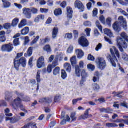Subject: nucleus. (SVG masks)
I'll list each match as a JSON object with an SVG mask.
<instances>
[{
	"label": "nucleus",
	"mask_w": 128,
	"mask_h": 128,
	"mask_svg": "<svg viewBox=\"0 0 128 128\" xmlns=\"http://www.w3.org/2000/svg\"><path fill=\"white\" fill-rule=\"evenodd\" d=\"M23 56L24 52L18 53L16 54V56L14 60L13 64L15 70L17 72L20 70V66L22 68H26V59L24 57H22Z\"/></svg>",
	"instance_id": "f257e3e1"
},
{
	"label": "nucleus",
	"mask_w": 128,
	"mask_h": 128,
	"mask_svg": "<svg viewBox=\"0 0 128 128\" xmlns=\"http://www.w3.org/2000/svg\"><path fill=\"white\" fill-rule=\"evenodd\" d=\"M110 52L111 55L110 54H108L106 58L108 60V62H111L112 66H114V68H116V62H118V58H120V52L118 49H116V48H114V50L112 48H110Z\"/></svg>",
	"instance_id": "f03ea898"
},
{
	"label": "nucleus",
	"mask_w": 128,
	"mask_h": 128,
	"mask_svg": "<svg viewBox=\"0 0 128 128\" xmlns=\"http://www.w3.org/2000/svg\"><path fill=\"white\" fill-rule=\"evenodd\" d=\"M118 20L116 21L112 24L113 30H114L116 32H122V26L124 28H128V25L126 24V20L124 18V16H120Z\"/></svg>",
	"instance_id": "7ed1b4c3"
},
{
	"label": "nucleus",
	"mask_w": 128,
	"mask_h": 128,
	"mask_svg": "<svg viewBox=\"0 0 128 128\" xmlns=\"http://www.w3.org/2000/svg\"><path fill=\"white\" fill-rule=\"evenodd\" d=\"M22 100L20 97H17L14 100L12 104V106L14 110H16L18 108H20V110L24 112H28L24 108V105L22 104Z\"/></svg>",
	"instance_id": "20e7f679"
},
{
	"label": "nucleus",
	"mask_w": 128,
	"mask_h": 128,
	"mask_svg": "<svg viewBox=\"0 0 128 128\" xmlns=\"http://www.w3.org/2000/svg\"><path fill=\"white\" fill-rule=\"evenodd\" d=\"M24 12V14L26 18L28 20H30L32 18V12L33 14H36L38 12V10L34 8H24L23 9Z\"/></svg>",
	"instance_id": "39448f33"
},
{
	"label": "nucleus",
	"mask_w": 128,
	"mask_h": 128,
	"mask_svg": "<svg viewBox=\"0 0 128 128\" xmlns=\"http://www.w3.org/2000/svg\"><path fill=\"white\" fill-rule=\"evenodd\" d=\"M96 64L98 68L101 70H104L106 68V62L104 58H98L96 60Z\"/></svg>",
	"instance_id": "423d86ee"
},
{
	"label": "nucleus",
	"mask_w": 128,
	"mask_h": 128,
	"mask_svg": "<svg viewBox=\"0 0 128 128\" xmlns=\"http://www.w3.org/2000/svg\"><path fill=\"white\" fill-rule=\"evenodd\" d=\"M14 48V44L9 43L3 44L1 47V50L4 52H12Z\"/></svg>",
	"instance_id": "0eeeda50"
},
{
	"label": "nucleus",
	"mask_w": 128,
	"mask_h": 128,
	"mask_svg": "<svg viewBox=\"0 0 128 128\" xmlns=\"http://www.w3.org/2000/svg\"><path fill=\"white\" fill-rule=\"evenodd\" d=\"M78 44L82 46V48H88L90 46V43H88V39L84 36H81L78 40Z\"/></svg>",
	"instance_id": "6e6552de"
},
{
	"label": "nucleus",
	"mask_w": 128,
	"mask_h": 128,
	"mask_svg": "<svg viewBox=\"0 0 128 128\" xmlns=\"http://www.w3.org/2000/svg\"><path fill=\"white\" fill-rule=\"evenodd\" d=\"M84 62L81 61L80 62L79 66L76 65V70H75V74L78 78H80V72H82V70L80 68H84Z\"/></svg>",
	"instance_id": "1a4fd4ad"
},
{
	"label": "nucleus",
	"mask_w": 128,
	"mask_h": 128,
	"mask_svg": "<svg viewBox=\"0 0 128 128\" xmlns=\"http://www.w3.org/2000/svg\"><path fill=\"white\" fill-rule=\"evenodd\" d=\"M74 6L76 8H78L80 10L81 12H84V5L82 1L80 0H76L74 2Z\"/></svg>",
	"instance_id": "9d476101"
},
{
	"label": "nucleus",
	"mask_w": 128,
	"mask_h": 128,
	"mask_svg": "<svg viewBox=\"0 0 128 128\" xmlns=\"http://www.w3.org/2000/svg\"><path fill=\"white\" fill-rule=\"evenodd\" d=\"M90 108L88 109L85 112L84 114L80 116L78 118V120H88L89 118H92V115L90 114Z\"/></svg>",
	"instance_id": "9b49d317"
},
{
	"label": "nucleus",
	"mask_w": 128,
	"mask_h": 128,
	"mask_svg": "<svg viewBox=\"0 0 128 128\" xmlns=\"http://www.w3.org/2000/svg\"><path fill=\"white\" fill-rule=\"evenodd\" d=\"M44 66H46L44 58V56H40L37 62V68H44Z\"/></svg>",
	"instance_id": "f8f14e48"
},
{
	"label": "nucleus",
	"mask_w": 128,
	"mask_h": 128,
	"mask_svg": "<svg viewBox=\"0 0 128 128\" xmlns=\"http://www.w3.org/2000/svg\"><path fill=\"white\" fill-rule=\"evenodd\" d=\"M16 94L18 98H22L23 102H30V98L28 96H24V94L22 93H20L18 92H16Z\"/></svg>",
	"instance_id": "ddd939ff"
},
{
	"label": "nucleus",
	"mask_w": 128,
	"mask_h": 128,
	"mask_svg": "<svg viewBox=\"0 0 128 128\" xmlns=\"http://www.w3.org/2000/svg\"><path fill=\"white\" fill-rule=\"evenodd\" d=\"M76 54L77 55L78 58L80 60L84 56V52L82 49H77L76 50Z\"/></svg>",
	"instance_id": "4468645a"
},
{
	"label": "nucleus",
	"mask_w": 128,
	"mask_h": 128,
	"mask_svg": "<svg viewBox=\"0 0 128 128\" xmlns=\"http://www.w3.org/2000/svg\"><path fill=\"white\" fill-rule=\"evenodd\" d=\"M39 102H46V104H52V96L43 98L40 100Z\"/></svg>",
	"instance_id": "2eb2a0df"
},
{
	"label": "nucleus",
	"mask_w": 128,
	"mask_h": 128,
	"mask_svg": "<svg viewBox=\"0 0 128 128\" xmlns=\"http://www.w3.org/2000/svg\"><path fill=\"white\" fill-rule=\"evenodd\" d=\"M50 42V38L46 36L44 38L40 39V44L41 46H44L46 44H48Z\"/></svg>",
	"instance_id": "dca6fc26"
},
{
	"label": "nucleus",
	"mask_w": 128,
	"mask_h": 128,
	"mask_svg": "<svg viewBox=\"0 0 128 128\" xmlns=\"http://www.w3.org/2000/svg\"><path fill=\"white\" fill-rule=\"evenodd\" d=\"M11 0H2V2L3 3V8H9L12 6V3L10 2Z\"/></svg>",
	"instance_id": "f3484780"
},
{
	"label": "nucleus",
	"mask_w": 128,
	"mask_h": 128,
	"mask_svg": "<svg viewBox=\"0 0 128 128\" xmlns=\"http://www.w3.org/2000/svg\"><path fill=\"white\" fill-rule=\"evenodd\" d=\"M34 51V47H30L27 51V54L26 53L24 54L25 58H30L32 56V52Z\"/></svg>",
	"instance_id": "a211bd4d"
},
{
	"label": "nucleus",
	"mask_w": 128,
	"mask_h": 128,
	"mask_svg": "<svg viewBox=\"0 0 128 128\" xmlns=\"http://www.w3.org/2000/svg\"><path fill=\"white\" fill-rule=\"evenodd\" d=\"M58 28H54L52 32V38L53 40H56L58 36Z\"/></svg>",
	"instance_id": "6ab92c4d"
},
{
	"label": "nucleus",
	"mask_w": 128,
	"mask_h": 128,
	"mask_svg": "<svg viewBox=\"0 0 128 128\" xmlns=\"http://www.w3.org/2000/svg\"><path fill=\"white\" fill-rule=\"evenodd\" d=\"M67 10V16L68 18L72 19V14H74V11L72 10V8L70 7H68L66 8Z\"/></svg>",
	"instance_id": "aec40b11"
},
{
	"label": "nucleus",
	"mask_w": 128,
	"mask_h": 128,
	"mask_svg": "<svg viewBox=\"0 0 128 128\" xmlns=\"http://www.w3.org/2000/svg\"><path fill=\"white\" fill-rule=\"evenodd\" d=\"M28 24V20L26 19H22L18 24L20 28H22L24 26H26Z\"/></svg>",
	"instance_id": "412c9836"
},
{
	"label": "nucleus",
	"mask_w": 128,
	"mask_h": 128,
	"mask_svg": "<svg viewBox=\"0 0 128 128\" xmlns=\"http://www.w3.org/2000/svg\"><path fill=\"white\" fill-rule=\"evenodd\" d=\"M54 14L56 16H60L62 14V10L60 8H57L54 10Z\"/></svg>",
	"instance_id": "4be33fe9"
},
{
	"label": "nucleus",
	"mask_w": 128,
	"mask_h": 128,
	"mask_svg": "<svg viewBox=\"0 0 128 128\" xmlns=\"http://www.w3.org/2000/svg\"><path fill=\"white\" fill-rule=\"evenodd\" d=\"M124 94V92H114L112 93V94H114V98H116L117 96V98H124V96H122L121 94Z\"/></svg>",
	"instance_id": "5701e85b"
},
{
	"label": "nucleus",
	"mask_w": 128,
	"mask_h": 128,
	"mask_svg": "<svg viewBox=\"0 0 128 128\" xmlns=\"http://www.w3.org/2000/svg\"><path fill=\"white\" fill-rule=\"evenodd\" d=\"M104 34H106L108 36H110V38H112V36H114V34L112 32V30H110V29H104Z\"/></svg>",
	"instance_id": "b1692460"
},
{
	"label": "nucleus",
	"mask_w": 128,
	"mask_h": 128,
	"mask_svg": "<svg viewBox=\"0 0 128 128\" xmlns=\"http://www.w3.org/2000/svg\"><path fill=\"white\" fill-rule=\"evenodd\" d=\"M43 50H44V52H48V54H50V52H52V48L50 47V44H47V45L45 46L44 47Z\"/></svg>",
	"instance_id": "393cba45"
},
{
	"label": "nucleus",
	"mask_w": 128,
	"mask_h": 128,
	"mask_svg": "<svg viewBox=\"0 0 128 128\" xmlns=\"http://www.w3.org/2000/svg\"><path fill=\"white\" fill-rule=\"evenodd\" d=\"M30 32V28L25 27L21 30V34L22 36H26Z\"/></svg>",
	"instance_id": "a878e982"
},
{
	"label": "nucleus",
	"mask_w": 128,
	"mask_h": 128,
	"mask_svg": "<svg viewBox=\"0 0 128 128\" xmlns=\"http://www.w3.org/2000/svg\"><path fill=\"white\" fill-rule=\"evenodd\" d=\"M18 22H20V18H14L12 21V26H13L14 28V26H18Z\"/></svg>",
	"instance_id": "bb28decb"
},
{
	"label": "nucleus",
	"mask_w": 128,
	"mask_h": 128,
	"mask_svg": "<svg viewBox=\"0 0 128 128\" xmlns=\"http://www.w3.org/2000/svg\"><path fill=\"white\" fill-rule=\"evenodd\" d=\"M113 122H118L119 124H126L128 126V120H124V119H117L116 120H114Z\"/></svg>",
	"instance_id": "cd10ccee"
},
{
	"label": "nucleus",
	"mask_w": 128,
	"mask_h": 128,
	"mask_svg": "<svg viewBox=\"0 0 128 128\" xmlns=\"http://www.w3.org/2000/svg\"><path fill=\"white\" fill-rule=\"evenodd\" d=\"M34 40H32L30 44V46H34V44H36L38 42V40L40 38V36H37L36 37V36H34Z\"/></svg>",
	"instance_id": "c85d7f7f"
},
{
	"label": "nucleus",
	"mask_w": 128,
	"mask_h": 128,
	"mask_svg": "<svg viewBox=\"0 0 128 128\" xmlns=\"http://www.w3.org/2000/svg\"><path fill=\"white\" fill-rule=\"evenodd\" d=\"M50 66H51L53 68H56V66H58V58H55L54 61L52 62V64H50Z\"/></svg>",
	"instance_id": "c756f323"
},
{
	"label": "nucleus",
	"mask_w": 128,
	"mask_h": 128,
	"mask_svg": "<svg viewBox=\"0 0 128 128\" xmlns=\"http://www.w3.org/2000/svg\"><path fill=\"white\" fill-rule=\"evenodd\" d=\"M60 68L58 66L54 68L53 70V74L54 76H58L60 74Z\"/></svg>",
	"instance_id": "7c9ffc66"
},
{
	"label": "nucleus",
	"mask_w": 128,
	"mask_h": 128,
	"mask_svg": "<svg viewBox=\"0 0 128 128\" xmlns=\"http://www.w3.org/2000/svg\"><path fill=\"white\" fill-rule=\"evenodd\" d=\"M76 112H72L70 116V118L72 120V122H76V120L78 119V118H76Z\"/></svg>",
	"instance_id": "2f4dec72"
},
{
	"label": "nucleus",
	"mask_w": 128,
	"mask_h": 128,
	"mask_svg": "<svg viewBox=\"0 0 128 128\" xmlns=\"http://www.w3.org/2000/svg\"><path fill=\"white\" fill-rule=\"evenodd\" d=\"M70 62L72 66H74L76 64V56H73L70 60Z\"/></svg>",
	"instance_id": "473e14b6"
},
{
	"label": "nucleus",
	"mask_w": 128,
	"mask_h": 128,
	"mask_svg": "<svg viewBox=\"0 0 128 128\" xmlns=\"http://www.w3.org/2000/svg\"><path fill=\"white\" fill-rule=\"evenodd\" d=\"M64 66L68 72H72V66L69 63H66Z\"/></svg>",
	"instance_id": "72a5a7b5"
},
{
	"label": "nucleus",
	"mask_w": 128,
	"mask_h": 128,
	"mask_svg": "<svg viewBox=\"0 0 128 128\" xmlns=\"http://www.w3.org/2000/svg\"><path fill=\"white\" fill-rule=\"evenodd\" d=\"M40 20H44V16L42 14L38 16L37 17L35 18L34 22H38Z\"/></svg>",
	"instance_id": "f704fd0d"
},
{
	"label": "nucleus",
	"mask_w": 128,
	"mask_h": 128,
	"mask_svg": "<svg viewBox=\"0 0 128 128\" xmlns=\"http://www.w3.org/2000/svg\"><path fill=\"white\" fill-rule=\"evenodd\" d=\"M20 44V38L14 39L13 40V46H18Z\"/></svg>",
	"instance_id": "c9c22d12"
},
{
	"label": "nucleus",
	"mask_w": 128,
	"mask_h": 128,
	"mask_svg": "<svg viewBox=\"0 0 128 128\" xmlns=\"http://www.w3.org/2000/svg\"><path fill=\"white\" fill-rule=\"evenodd\" d=\"M106 126L107 128H118V125L114 124V123H107L106 124Z\"/></svg>",
	"instance_id": "e433bc0d"
},
{
	"label": "nucleus",
	"mask_w": 128,
	"mask_h": 128,
	"mask_svg": "<svg viewBox=\"0 0 128 128\" xmlns=\"http://www.w3.org/2000/svg\"><path fill=\"white\" fill-rule=\"evenodd\" d=\"M80 74L82 76V78H85L86 80V78L88 76V74L86 73V70H82V72H80Z\"/></svg>",
	"instance_id": "4c0bfd02"
},
{
	"label": "nucleus",
	"mask_w": 128,
	"mask_h": 128,
	"mask_svg": "<svg viewBox=\"0 0 128 128\" xmlns=\"http://www.w3.org/2000/svg\"><path fill=\"white\" fill-rule=\"evenodd\" d=\"M4 112H5L6 116H8L10 118L12 116V113L10 114V108H6Z\"/></svg>",
	"instance_id": "58836bf2"
},
{
	"label": "nucleus",
	"mask_w": 128,
	"mask_h": 128,
	"mask_svg": "<svg viewBox=\"0 0 128 128\" xmlns=\"http://www.w3.org/2000/svg\"><path fill=\"white\" fill-rule=\"evenodd\" d=\"M73 35L72 33H67L65 34L64 38H68V40H72Z\"/></svg>",
	"instance_id": "ea45409f"
},
{
	"label": "nucleus",
	"mask_w": 128,
	"mask_h": 128,
	"mask_svg": "<svg viewBox=\"0 0 128 128\" xmlns=\"http://www.w3.org/2000/svg\"><path fill=\"white\" fill-rule=\"evenodd\" d=\"M68 76V74H66V72L64 70H62V80H66Z\"/></svg>",
	"instance_id": "a19ab883"
},
{
	"label": "nucleus",
	"mask_w": 128,
	"mask_h": 128,
	"mask_svg": "<svg viewBox=\"0 0 128 128\" xmlns=\"http://www.w3.org/2000/svg\"><path fill=\"white\" fill-rule=\"evenodd\" d=\"M0 108L4 107V108H6L8 106V104L4 100H0Z\"/></svg>",
	"instance_id": "79ce46f5"
},
{
	"label": "nucleus",
	"mask_w": 128,
	"mask_h": 128,
	"mask_svg": "<svg viewBox=\"0 0 128 128\" xmlns=\"http://www.w3.org/2000/svg\"><path fill=\"white\" fill-rule=\"evenodd\" d=\"M73 34H74V40H78V36L80 35L78 31L76 30H74L73 31Z\"/></svg>",
	"instance_id": "37998d69"
},
{
	"label": "nucleus",
	"mask_w": 128,
	"mask_h": 128,
	"mask_svg": "<svg viewBox=\"0 0 128 128\" xmlns=\"http://www.w3.org/2000/svg\"><path fill=\"white\" fill-rule=\"evenodd\" d=\"M93 88L95 92H98V90H100V85L98 84H94Z\"/></svg>",
	"instance_id": "c03bdc74"
},
{
	"label": "nucleus",
	"mask_w": 128,
	"mask_h": 128,
	"mask_svg": "<svg viewBox=\"0 0 128 128\" xmlns=\"http://www.w3.org/2000/svg\"><path fill=\"white\" fill-rule=\"evenodd\" d=\"M122 58L124 60H125V62H128V54L123 52L122 53Z\"/></svg>",
	"instance_id": "a18cd8bd"
},
{
	"label": "nucleus",
	"mask_w": 128,
	"mask_h": 128,
	"mask_svg": "<svg viewBox=\"0 0 128 128\" xmlns=\"http://www.w3.org/2000/svg\"><path fill=\"white\" fill-rule=\"evenodd\" d=\"M112 20L110 18H107L106 20V24L108 26H112Z\"/></svg>",
	"instance_id": "49530a36"
},
{
	"label": "nucleus",
	"mask_w": 128,
	"mask_h": 128,
	"mask_svg": "<svg viewBox=\"0 0 128 128\" xmlns=\"http://www.w3.org/2000/svg\"><path fill=\"white\" fill-rule=\"evenodd\" d=\"M4 28L5 30H10L12 28V24H10V23H6L4 24Z\"/></svg>",
	"instance_id": "de8ad7c7"
},
{
	"label": "nucleus",
	"mask_w": 128,
	"mask_h": 128,
	"mask_svg": "<svg viewBox=\"0 0 128 128\" xmlns=\"http://www.w3.org/2000/svg\"><path fill=\"white\" fill-rule=\"evenodd\" d=\"M84 26L87 28H90L92 26V22L90 21H86L84 22Z\"/></svg>",
	"instance_id": "09e8293b"
},
{
	"label": "nucleus",
	"mask_w": 128,
	"mask_h": 128,
	"mask_svg": "<svg viewBox=\"0 0 128 128\" xmlns=\"http://www.w3.org/2000/svg\"><path fill=\"white\" fill-rule=\"evenodd\" d=\"M88 60L90 62H94V60H96V58H94V56L92 55V54H89L88 55Z\"/></svg>",
	"instance_id": "8fccbe9b"
},
{
	"label": "nucleus",
	"mask_w": 128,
	"mask_h": 128,
	"mask_svg": "<svg viewBox=\"0 0 128 128\" xmlns=\"http://www.w3.org/2000/svg\"><path fill=\"white\" fill-rule=\"evenodd\" d=\"M36 80L38 83L40 82H42V80L40 79V72H38L36 74Z\"/></svg>",
	"instance_id": "3c124183"
},
{
	"label": "nucleus",
	"mask_w": 128,
	"mask_h": 128,
	"mask_svg": "<svg viewBox=\"0 0 128 128\" xmlns=\"http://www.w3.org/2000/svg\"><path fill=\"white\" fill-rule=\"evenodd\" d=\"M88 70H90L92 71H94V70L96 67L92 65V64H88Z\"/></svg>",
	"instance_id": "603ef678"
},
{
	"label": "nucleus",
	"mask_w": 128,
	"mask_h": 128,
	"mask_svg": "<svg viewBox=\"0 0 128 128\" xmlns=\"http://www.w3.org/2000/svg\"><path fill=\"white\" fill-rule=\"evenodd\" d=\"M86 82V79L84 78H82L81 80H80V86H84V82Z\"/></svg>",
	"instance_id": "864d4df0"
},
{
	"label": "nucleus",
	"mask_w": 128,
	"mask_h": 128,
	"mask_svg": "<svg viewBox=\"0 0 128 128\" xmlns=\"http://www.w3.org/2000/svg\"><path fill=\"white\" fill-rule=\"evenodd\" d=\"M100 22L104 24H106V18L104 16H102L99 18Z\"/></svg>",
	"instance_id": "5fc2aeb1"
},
{
	"label": "nucleus",
	"mask_w": 128,
	"mask_h": 128,
	"mask_svg": "<svg viewBox=\"0 0 128 128\" xmlns=\"http://www.w3.org/2000/svg\"><path fill=\"white\" fill-rule=\"evenodd\" d=\"M48 10H49L46 8H40V12L42 14H48Z\"/></svg>",
	"instance_id": "6e6d98bb"
},
{
	"label": "nucleus",
	"mask_w": 128,
	"mask_h": 128,
	"mask_svg": "<svg viewBox=\"0 0 128 128\" xmlns=\"http://www.w3.org/2000/svg\"><path fill=\"white\" fill-rule=\"evenodd\" d=\"M52 68H54L51 65H48L47 68V72L50 74L52 72Z\"/></svg>",
	"instance_id": "4d7b16f0"
},
{
	"label": "nucleus",
	"mask_w": 128,
	"mask_h": 128,
	"mask_svg": "<svg viewBox=\"0 0 128 128\" xmlns=\"http://www.w3.org/2000/svg\"><path fill=\"white\" fill-rule=\"evenodd\" d=\"M6 36H0V42H6Z\"/></svg>",
	"instance_id": "13d9d810"
},
{
	"label": "nucleus",
	"mask_w": 128,
	"mask_h": 128,
	"mask_svg": "<svg viewBox=\"0 0 128 128\" xmlns=\"http://www.w3.org/2000/svg\"><path fill=\"white\" fill-rule=\"evenodd\" d=\"M120 106H122V108H128V103L126 102L120 103Z\"/></svg>",
	"instance_id": "bf43d9fd"
},
{
	"label": "nucleus",
	"mask_w": 128,
	"mask_h": 128,
	"mask_svg": "<svg viewBox=\"0 0 128 128\" xmlns=\"http://www.w3.org/2000/svg\"><path fill=\"white\" fill-rule=\"evenodd\" d=\"M102 48V44L100 43L98 44L96 48V52H98L100 50H101Z\"/></svg>",
	"instance_id": "052dcab7"
},
{
	"label": "nucleus",
	"mask_w": 128,
	"mask_h": 128,
	"mask_svg": "<svg viewBox=\"0 0 128 128\" xmlns=\"http://www.w3.org/2000/svg\"><path fill=\"white\" fill-rule=\"evenodd\" d=\"M80 100H82V98H78L76 100H72V104L74 105L76 104L77 102H80Z\"/></svg>",
	"instance_id": "680f3d73"
},
{
	"label": "nucleus",
	"mask_w": 128,
	"mask_h": 128,
	"mask_svg": "<svg viewBox=\"0 0 128 128\" xmlns=\"http://www.w3.org/2000/svg\"><path fill=\"white\" fill-rule=\"evenodd\" d=\"M74 52V47L72 46H69L67 50V52L68 54H72Z\"/></svg>",
	"instance_id": "e2e57ef3"
},
{
	"label": "nucleus",
	"mask_w": 128,
	"mask_h": 128,
	"mask_svg": "<svg viewBox=\"0 0 128 128\" xmlns=\"http://www.w3.org/2000/svg\"><path fill=\"white\" fill-rule=\"evenodd\" d=\"M67 4H66V2L64 1L60 4V6L61 8H66V7Z\"/></svg>",
	"instance_id": "0e129e2a"
},
{
	"label": "nucleus",
	"mask_w": 128,
	"mask_h": 128,
	"mask_svg": "<svg viewBox=\"0 0 128 128\" xmlns=\"http://www.w3.org/2000/svg\"><path fill=\"white\" fill-rule=\"evenodd\" d=\"M86 32L87 36H90V32H92V29L90 28H86Z\"/></svg>",
	"instance_id": "69168bd1"
},
{
	"label": "nucleus",
	"mask_w": 128,
	"mask_h": 128,
	"mask_svg": "<svg viewBox=\"0 0 128 128\" xmlns=\"http://www.w3.org/2000/svg\"><path fill=\"white\" fill-rule=\"evenodd\" d=\"M60 100V96H56L54 98V102H58Z\"/></svg>",
	"instance_id": "338daca9"
},
{
	"label": "nucleus",
	"mask_w": 128,
	"mask_h": 128,
	"mask_svg": "<svg viewBox=\"0 0 128 128\" xmlns=\"http://www.w3.org/2000/svg\"><path fill=\"white\" fill-rule=\"evenodd\" d=\"M98 8H95L94 10H93V16H98Z\"/></svg>",
	"instance_id": "774afa93"
}]
</instances>
